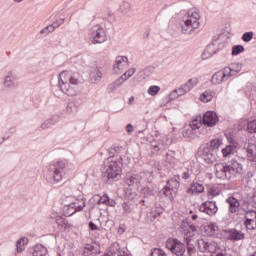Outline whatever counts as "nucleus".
Masks as SVG:
<instances>
[{
  "label": "nucleus",
  "mask_w": 256,
  "mask_h": 256,
  "mask_svg": "<svg viewBox=\"0 0 256 256\" xmlns=\"http://www.w3.org/2000/svg\"><path fill=\"white\" fill-rule=\"evenodd\" d=\"M211 99H213V96H211V91L209 90H206L201 96V101H203V103H209Z\"/></svg>",
  "instance_id": "49530a36"
},
{
  "label": "nucleus",
  "mask_w": 256,
  "mask_h": 256,
  "mask_svg": "<svg viewBox=\"0 0 256 256\" xmlns=\"http://www.w3.org/2000/svg\"><path fill=\"white\" fill-rule=\"evenodd\" d=\"M106 205H108V207H115L117 205V202H115L114 199H111L109 196H108V200H106Z\"/></svg>",
  "instance_id": "052dcab7"
},
{
  "label": "nucleus",
  "mask_w": 256,
  "mask_h": 256,
  "mask_svg": "<svg viewBox=\"0 0 256 256\" xmlns=\"http://www.w3.org/2000/svg\"><path fill=\"white\" fill-rule=\"evenodd\" d=\"M123 85V78H118L114 82L108 85L107 91L108 93H115L116 89H119Z\"/></svg>",
  "instance_id": "bb28decb"
},
{
  "label": "nucleus",
  "mask_w": 256,
  "mask_h": 256,
  "mask_svg": "<svg viewBox=\"0 0 256 256\" xmlns=\"http://www.w3.org/2000/svg\"><path fill=\"white\" fill-rule=\"evenodd\" d=\"M63 23H65V19L61 18L56 20L55 22H53L51 25V27H54V31L55 29H57L58 27H61V25H63Z\"/></svg>",
  "instance_id": "bf43d9fd"
},
{
  "label": "nucleus",
  "mask_w": 256,
  "mask_h": 256,
  "mask_svg": "<svg viewBox=\"0 0 256 256\" xmlns=\"http://www.w3.org/2000/svg\"><path fill=\"white\" fill-rule=\"evenodd\" d=\"M166 249L171 251V253L176 256H185V251H187L185 244H183L177 238H169L166 241Z\"/></svg>",
  "instance_id": "423d86ee"
},
{
  "label": "nucleus",
  "mask_w": 256,
  "mask_h": 256,
  "mask_svg": "<svg viewBox=\"0 0 256 256\" xmlns=\"http://www.w3.org/2000/svg\"><path fill=\"white\" fill-rule=\"evenodd\" d=\"M201 125H203V119H201L200 117V120H192L191 123H190V127L192 130H197V129H201Z\"/></svg>",
  "instance_id": "a19ab883"
},
{
  "label": "nucleus",
  "mask_w": 256,
  "mask_h": 256,
  "mask_svg": "<svg viewBox=\"0 0 256 256\" xmlns=\"http://www.w3.org/2000/svg\"><path fill=\"white\" fill-rule=\"evenodd\" d=\"M70 205L76 210L81 211L85 207V198L75 199Z\"/></svg>",
  "instance_id": "cd10ccee"
},
{
  "label": "nucleus",
  "mask_w": 256,
  "mask_h": 256,
  "mask_svg": "<svg viewBox=\"0 0 256 256\" xmlns=\"http://www.w3.org/2000/svg\"><path fill=\"white\" fill-rule=\"evenodd\" d=\"M126 131H127V133H133V131H134V129H133V125L132 124H128L127 126H126Z\"/></svg>",
  "instance_id": "338daca9"
},
{
  "label": "nucleus",
  "mask_w": 256,
  "mask_h": 256,
  "mask_svg": "<svg viewBox=\"0 0 256 256\" xmlns=\"http://www.w3.org/2000/svg\"><path fill=\"white\" fill-rule=\"evenodd\" d=\"M199 83L198 78H190L184 85L178 88L180 95H185V93H189L193 87H196Z\"/></svg>",
  "instance_id": "dca6fc26"
},
{
  "label": "nucleus",
  "mask_w": 256,
  "mask_h": 256,
  "mask_svg": "<svg viewBox=\"0 0 256 256\" xmlns=\"http://www.w3.org/2000/svg\"><path fill=\"white\" fill-rule=\"evenodd\" d=\"M253 31H250V32H246L242 35V40L245 42V43H249V41H251L253 39Z\"/></svg>",
  "instance_id": "603ef678"
},
{
  "label": "nucleus",
  "mask_w": 256,
  "mask_h": 256,
  "mask_svg": "<svg viewBox=\"0 0 256 256\" xmlns=\"http://www.w3.org/2000/svg\"><path fill=\"white\" fill-rule=\"evenodd\" d=\"M93 251H95V246L88 244V245H86V247L84 248L83 255H84V256H91V253H93Z\"/></svg>",
  "instance_id": "864d4df0"
},
{
  "label": "nucleus",
  "mask_w": 256,
  "mask_h": 256,
  "mask_svg": "<svg viewBox=\"0 0 256 256\" xmlns=\"http://www.w3.org/2000/svg\"><path fill=\"white\" fill-rule=\"evenodd\" d=\"M73 169H75L73 163L69 162L67 159H62L52 162L49 165L48 171L54 181L59 183L60 181H63L65 175L69 173V171H73Z\"/></svg>",
  "instance_id": "20e7f679"
},
{
  "label": "nucleus",
  "mask_w": 256,
  "mask_h": 256,
  "mask_svg": "<svg viewBox=\"0 0 256 256\" xmlns=\"http://www.w3.org/2000/svg\"><path fill=\"white\" fill-rule=\"evenodd\" d=\"M59 115H52L50 118L46 119L42 124H41V129L43 131L47 130V129H51V127H53V125H57V123L59 122Z\"/></svg>",
  "instance_id": "a211bd4d"
},
{
  "label": "nucleus",
  "mask_w": 256,
  "mask_h": 256,
  "mask_svg": "<svg viewBox=\"0 0 256 256\" xmlns=\"http://www.w3.org/2000/svg\"><path fill=\"white\" fill-rule=\"evenodd\" d=\"M226 203L229 205V213L232 215H243L245 209L241 208V202H239L237 198L230 196L226 199Z\"/></svg>",
  "instance_id": "1a4fd4ad"
},
{
  "label": "nucleus",
  "mask_w": 256,
  "mask_h": 256,
  "mask_svg": "<svg viewBox=\"0 0 256 256\" xmlns=\"http://www.w3.org/2000/svg\"><path fill=\"white\" fill-rule=\"evenodd\" d=\"M173 190L167 189V188H163L160 193L166 197V199H168L169 201H173Z\"/></svg>",
  "instance_id": "37998d69"
},
{
  "label": "nucleus",
  "mask_w": 256,
  "mask_h": 256,
  "mask_svg": "<svg viewBox=\"0 0 256 256\" xmlns=\"http://www.w3.org/2000/svg\"><path fill=\"white\" fill-rule=\"evenodd\" d=\"M153 71H155V68L148 66L140 70L137 74V77L140 81H143V79H147V77H151V75H153Z\"/></svg>",
  "instance_id": "412c9836"
},
{
  "label": "nucleus",
  "mask_w": 256,
  "mask_h": 256,
  "mask_svg": "<svg viewBox=\"0 0 256 256\" xmlns=\"http://www.w3.org/2000/svg\"><path fill=\"white\" fill-rule=\"evenodd\" d=\"M112 151H115V153H121V151H123V148L121 147V146H116V145H114V146H112Z\"/></svg>",
  "instance_id": "0e129e2a"
},
{
  "label": "nucleus",
  "mask_w": 256,
  "mask_h": 256,
  "mask_svg": "<svg viewBox=\"0 0 256 256\" xmlns=\"http://www.w3.org/2000/svg\"><path fill=\"white\" fill-rule=\"evenodd\" d=\"M47 253H49V251L47 250V248L45 246H43L42 244H37L33 248L32 255L33 256H46Z\"/></svg>",
  "instance_id": "4be33fe9"
},
{
  "label": "nucleus",
  "mask_w": 256,
  "mask_h": 256,
  "mask_svg": "<svg viewBox=\"0 0 256 256\" xmlns=\"http://www.w3.org/2000/svg\"><path fill=\"white\" fill-rule=\"evenodd\" d=\"M199 211L200 213H206V215L211 217L215 215L217 211H219V208L217 207V203L215 201H206L199 206Z\"/></svg>",
  "instance_id": "9d476101"
},
{
  "label": "nucleus",
  "mask_w": 256,
  "mask_h": 256,
  "mask_svg": "<svg viewBox=\"0 0 256 256\" xmlns=\"http://www.w3.org/2000/svg\"><path fill=\"white\" fill-rule=\"evenodd\" d=\"M129 66V59L126 56H118L115 59L114 71L115 73H119V71H123L125 67Z\"/></svg>",
  "instance_id": "f3484780"
},
{
  "label": "nucleus",
  "mask_w": 256,
  "mask_h": 256,
  "mask_svg": "<svg viewBox=\"0 0 256 256\" xmlns=\"http://www.w3.org/2000/svg\"><path fill=\"white\" fill-rule=\"evenodd\" d=\"M244 213V219L248 220L251 219V221H256V211L251 209V210H245L243 211Z\"/></svg>",
  "instance_id": "f704fd0d"
},
{
  "label": "nucleus",
  "mask_w": 256,
  "mask_h": 256,
  "mask_svg": "<svg viewBox=\"0 0 256 256\" xmlns=\"http://www.w3.org/2000/svg\"><path fill=\"white\" fill-rule=\"evenodd\" d=\"M245 51V47H243V45H234L232 47V52H231V56L232 57H236V55H241V53H243Z\"/></svg>",
  "instance_id": "473e14b6"
},
{
  "label": "nucleus",
  "mask_w": 256,
  "mask_h": 256,
  "mask_svg": "<svg viewBox=\"0 0 256 256\" xmlns=\"http://www.w3.org/2000/svg\"><path fill=\"white\" fill-rule=\"evenodd\" d=\"M101 79H103V72L101 70L96 68L90 73L91 83H99Z\"/></svg>",
  "instance_id": "a878e982"
},
{
  "label": "nucleus",
  "mask_w": 256,
  "mask_h": 256,
  "mask_svg": "<svg viewBox=\"0 0 256 256\" xmlns=\"http://www.w3.org/2000/svg\"><path fill=\"white\" fill-rule=\"evenodd\" d=\"M122 208H123L124 213H126V214H131V213H134V211H135V205H133L132 203H129V202H124L122 204Z\"/></svg>",
  "instance_id": "72a5a7b5"
},
{
  "label": "nucleus",
  "mask_w": 256,
  "mask_h": 256,
  "mask_svg": "<svg viewBox=\"0 0 256 256\" xmlns=\"http://www.w3.org/2000/svg\"><path fill=\"white\" fill-rule=\"evenodd\" d=\"M182 135H183V137H186V138L191 137V135H193V129L192 128L191 129H187L186 131H184L182 133Z\"/></svg>",
  "instance_id": "e2e57ef3"
},
{
  "label": "nucleus",
  "mask_w": 256,
  "mask_h": 256,
  "mask_svg": "<svg viewBox=\"0 0 256 256\" xmlns=\"http://www.w3.org/2000/svg\"><path fill=\"white\" fill-rule=\"evenodd\" d=\"M199 19H201V15L197 10H189L181 24L182 33L191 35L195 29H199Z\"/></svg>",
  "instance_id": "39448f33"
},
{
  "label": "nucleus",
  "mask_w": 256,
  "mask_h": 256,
  "mask_svg": "<svg viewBox=\"0 0 256 256\" xmlns=\"http://www.w3.org/2000/svg\"><path fill=\"white\" fill-rule=\"evenodd\" d=\"M55 223L58 224V227H60V229H71V227H73V225L69 224V221H67V219L61 217V216H57L55 218Z\"/></svg>",
  "instance_id": "393cba45"
},
{
  "label": "nucleus",
  "mask_w": 256,
  "mask_h": 256,
  "mask_svg": "<svg viewBox=\"0 0 256 256\" xmlns=\"http://www.w3.org/2000/svg\"><path fill=\"white\" fill-rule=\"evenodd\" d=\"M136 71L137 70L135 68H130L128 71H126L125 73H126V76L128 77V79L133 77V75H135Z\"/></svg>",
  "instance_id": "680f3d73"
},
{
  "label": "nucleus",
  "mask_w": 256,
  "mask_h": 256,
  "mask_svg": "<svg viewBox=\"0 0 256 256\" xmlns=\"http://www.w3.org/2000/svg\"><path fill=\"white\" fill-rule=\"evenodd\" d=\"M123 157L119 156L118 159H115V154L108 157L103 164L102 172L104 175V179L108 185L115 181H119L121 179V175L123 173Z\"/></svg>",
  "instance_id": "f03ea898"
},
{
  "label": "nucleus",
  "mask_w": 256,
  "mask_h": 256,
  "mask_svg": "<svg viewBox=\"0 0 256 256\" xmlns=\"http://www.w3.org/2000/svg\"><path fill=\"white\" fill-rule=\"evenodd\" d=\"M189 177H191V175L189 174V171H185L182 173V179H189Z\"/></svg>",
  "instance_id": "774afa93"
},
{
  "label": "nucleus",
  "mask_w": 256,
  "mask_h": 256,
  "mask_svg": "<svg viewBox=\"0 0 256 256\" xmlns=\"http://www.w3.org/2000/svg\"><path fill=\"white\" fill-rule=\"evenodd\" d=\"M181 231L184 233L185 241H191V239L195 237V233H197V226L191 224L189 220H183L181 224Z\"/></svg>",
  "instance_id": "6e6552de"
},
{
  "label": "nucleus",
  "mask_w": 256,
  "mask_h": 256,
  "mask_svg": "<svg viewBox=\"0 0 256 256\" xmlns=\"http://www.w3.org/2000/svg\"><path fill=\"white\" fill-rule=\"evenodd\" d=\"M244 226L246 227L247 231H255L256 229V220H245Z\"/></svg>",
  "instance_id": "e433bc0d"
},
{
  "label": "nucleus",
  "mask_w": 256,
  "mask_h": 256,
  "mask_svg": "<svg viewBox=\"0 0 256 256\" xmlns=\"http://www.w3.org/2000/svg\"><path fill=\"white\" fill-rule=\"evenodd\" d=\"M142 179L143 178L139 174L128 175L125 179V183L128 187H132V189H139Z\"/></svg>",
  "instance_id": "4468645a"
},
{
  "label": "nucleus",
  "mask_w": 256,
  "mask_h": 256,
  "mask_svg": "<svg viewBox=\"0 0 256 256\" xmlns=\"http://www.w3.org/2000/svg\"><path fill=\"white\" fill-rule=\"evenodd\" d=\"M247 129L249 133H256V120L248 122Z\"/></svg>",
  "instance_id": "6e6d98bb"
},
{
  "label": "nucleus",
  "mask_w": 256,
  "mask_h": 256,
  "mask_svg": "<svg viewBox=\"0 0 256 256\" xmlns=\"http://www.w3.org/2000/svg\"><path fill=\"white\" fill-rule=\"evenodd\" d=\"M221 140L219 139H213L210 141V149L214 151V149H217L218 147H221Z\"/></svg>",
  "instance_id": "3c124183"
},
{
  "label": "nucleus",
  "mask_w": 256,
  "mask_h": 256,
  "mask_svg": "<svg viewBox=\"0 0 256 256\" xmlns=\"http://www.w3.org/2000/svg\"><path fill=\"white\" fill-rule=\"evenodd\" d=\"M95 197H98L97 205H107V201L109 198V195L104 194L103 196L95 195Z\"/></svg>",
  "instance_id": "09e8293b"
},
{
  "label": "nucleus",
  "mask_w": 256,
  "mask_h": 256,
  "mask_svg": "<svg viewBox=\"0 0 256 256\" xmlns=\"http://www.w3.org/2000/svg\"><path fill=\"white\" fill-rule=\"evenodd\" d=\"M141 194L145 199H149V197H153L155 194L153 193V189L150 187H144L141 190Z\"/></svg>",
  "instance_id": "58836bf2"
},
{
  "label": "nucleus",
  "mask_w": 256,
  "mask_h": 256,
  "mask_svg": "<svg viewBox=\"0 0 256 256\" xmlns=\"http://www.w3.org/2000/svg\"><path fill=\"white\" fill-rule=\"evenodd\" d=\"M53 31H55V30H54V27L51 26V24H50V25L46 26L44 29H42V30L40 31V33H41L42 35H43V34L49 35V33H53Z\"/></svg>",
  "instance_id": "13d9d810"
},
{
  "label": "nucleus",
  "mask_w": 256,
  "mask_h": 256,
  "mask_svg": "<svg viewBox=\"0 0 256 256\" xmlns=\"http://www.w3.org/2000/svg\"><path fill=\"white\" fill-rule=\"evenodd\" d=\"M223 81H227V80H225L223 72H221V70L214 73L211 77L212 85H221V83H223Z\"/></svg>",
  "instance_id": "5701e85b"
},
{
  "label": "nucleus",
  "mask_w": 256,
  "mask_h": 256,
  "mask_svg": "<svg viewBox=\"0 0 256 256\" xmlns=\"http://www.w3.org/2000/svg\"><path fill=\"white\" fill-rule=\"evenodd\" d=\"M169 182H170V184H171V189H173V190H175V189H179V187H180V183H179V181H177V179H175V178H171L170 180H168Z\"/></svg>",
  "instance_id": "4d7b16f0"
},
{
  "label": "nucleus",
  "mask_w": 256,
  "mask_h": 256,
  "mask_svg": "<svg viewBox=\"0 0 256 256\" xmlns=\"http://www.w3.org/2000/svg\"><path fill=\"white\" fill-rule=\"evenodd\" d=\"M77 213V210L70 204H66L63 206V214L65 217H71L72 215H75Z\"/></svg>",
  "instance_id": "c85d7f7f"
},
{
  "label": "nucleus",
  "mask_w": 256,
  "mask_h": 256,
  "mask_svg": "<svg viewBox=\"0 0 256 256\" xmlns=\"http://www.w3.org/2000/svg\"><path fill=\"white\" fill-rule=\"evenodd\" d=\"M218 122L219 116H217V113L213 111L206 112L202 117V123L203 125H207V127H215Z\"/></svg>",
  "instance_id": "9b49d317"
},
{
  "label": "nucleus",
  "mask_w": 256,
  "mask_h": 256,
  "mask_svg": "<svg viewBox=\"0 0 256 256\" xmlns=\"http://www.w3.org/2000/svg\"><path fill=\"white\" fill-rule=\"evenodd\" d=\"M89 229H91V231H97V225L93 222H89Z\"/></svg>",
  "instance_id": "69168bd1"
},
{
  "label": "nucleus",
  "mask_w": 256,
  "mask_h": 256,
  "mask_svg": "<svg viewBox=\"0 0 256 256\" xmlns=\"http://www.w3.org/2000/svg\"><path fill=\"white\" fill-rule=\"evenodd\" d=\"M3 85L6 89H15L17 87V75L12 71L8 72L4 78Z\"/></svg>",
  "instance_id": "2eb2a0df"
},
{
  "label": "nucleus",
  "mask_w": 256,
  "mask_h": 256,
  "mask_svg": "<svg viewBox=\"0 0 256 256\" xmlns=\"http://www.w3.org/2000/svg\"><path fill=\"white\" fill-rule=\"evenodd\" d=\"M186 245H187V253L189 256H194L195 253H197V249L195 248V246L193 244H191V240H187L186 241Z\"/></svg>",
  "instance_id": "ea45409f"
},
{
  "label": "nucleus",
  "mask_w": 256,
  "mask_h": 256,
  "mask_svg": "<svg viewBox=\"0 0 256 256\" xmlns=\"http://www.w3.org/2000/svg\"><path fill=\"white\" fill-rule=\"evenodd\" d=\"M203 191H205V187L203 186V184L198 182H193L190 188L188 189L187 193L191 195H195V194L198 195L199 193H203Z\"/></svg>",
  "instance_id": "aec40b11"
},
{
  "label": "nucleus",
  "mask_w": 256,
  "mask_h": 256,
  "mask_svg": "<svg viewBox=\"0 0 256 256\" xmlns=\"http://www.w3.org/2000/svg\"><path fill=\"white\" fill-rule=\"evenodd\" d=\"M121 249V246H119V243L114 242L111 244L109 251L111 253L112 256L117 255V253H119V250Z\"/></svg>",
  "instance_id": "79ce46f5"
},
{
  "label": "nucleus",
  "mask_w": 256,
  "mask_h": 256,
  "mask_svg": "<svg viewBox=\"0 0 256 256\" xmlns=\"http://www.w3.org/2000/svg\"><path fill=\"white\" fill-rule=\"evenodd\" d=\"M229 67L234 75L241 73V69H243V66L239 62L231 63Z\"/></svg>",
  "instance_id": "c9c22d12"
},
{
  "label": "nucleus",
  "mask_w": 256,
  "mask_h": 256,
  "mask_svg": "<svg viewBox=\"0 0 256 256\" xmlns=\"http://www.w3.org/2000/svg\"><path fill=\"white\" fill-rule=\"evenodd\" d=\"M151 148L153 153H159V151H161V143L154 140L151 142Z\"/></svg>",
  "instance_id": "8fccbe9b"
},
{
  "label": "nucleus",
  "mask_w": 256,
  "mask_h": 256,
  "mask_svg": "<svg viewBox=\"0 0 256 256\" xmlns=\"http://www.w3.org/2000/svg\"><path fill=\"white\" fill-rule=\"evenodd\" d=\"M83 83V78H81V74L72 73L67 70L62 71L59 74L58 85L61 89L62 93L68 95V97H75L78 93L77 86Z\"/></svg>",
  "instance_id": "f257e3e1"
},
{
  "label": "nucleus",
  "mask_w": 256,
  "mask_h": 256,
  "mask_svg": "<svg viewBox=\"0 0 256 256\" xmlns=\"http://www.w3.org/2000/svg\"><path fill=\"white\" fill-rule=\"evenodd\" d=\"M224 235L226 239L230 241H241L245 239V234H243L241 231H238L237 229L224 230Z\"/></svg>",
  "instance_id": "ddd939ff"
},
{
  "label": "nucleus",
  "mask_w": 256,
  "mask_h": 256,
  "mask_svg": "<svg viewBox=\"0 0 256 256\" xmlns=\"http://www.w3.org/2000/svg\"><path fill=\"white\" fill-rule=\"evenodd\" d=\"M77 109H79V104L77 101H70L66 106L67 113H77Z\"/></svg>",
  "instance_id": "2f4dec72"
},
{
  "label": "nucleus",
  "mask_w": 256,
  "mask_h": 256,
  "mask_svg": "<svg viewBox=\"0 0 256 256\" xmlns=\"http://www.w3.org/2000/svg\"><path fill=\"white\" fill-rule=\"evenodd\" d=\"M246 155H247L249 161L256 160V144H253V143L248 144V146L246 148Z\"/></svg>",
  "instance_id": "b1692460"
},
{
  "label": "nucleus",
  "mask_w": 256,
  "mask_h": 256,
  "mask_svg": "<svg viewBox=\"0 0 256 256\" xmlns=\"http://www.w3.org/2000/svg\"><path fill=\"white\" fill-rule=\"evenodd\" d=\"M159 91H161V87L150 86L147 90V93H148V95H151V97H155V95H157V93H159Z\"/></svg>",
  "instance_id": "a18cd8bd"
},
{
  "label": "nucleus",
  "mask_w": 256,
  "mask_h": 256,
  "mask_svg": "<svg viewBox=\"0 0 256 256\" xmlns=\"http://www.w3.org/2000/svg\"><path fill=\"white\" fill-rule=\"evenodd\" d=\"M181 92H179V89L172 91L169 95H168V101H175V99H177L178 97H181Z\"/></svg>",
  "instance_id": "de8ad7c7"
},
{
  "label": "nucleus",
  "mask_w": 256,
  "mask_h": 256,
  "mask_svg": "<svg viewBox=\"0 0 256 256\" xmlns=\"http://www.w3.org/2000/svg\"><path fill=\"white\" fill-rule=\"evenodd\" d=\"M151 256H167V254L161 248H154L151 252Z\"/></svg>",
  "instance_id": "5fc2aeb1"
},
{
  "label": "nucleus",
  "mask_w": 256,
  "mask_h": 256,
  "mask_svg": "<svg viewBox=\"0 0 256 256\" xmlns=\"http://www.w3.org/2000/svg\"><path fill=\"white\" fill-rule=\"evenodd\" d=\"M216 53H219V49H217V45L215 44L208 45L204 51V55H208V57H212V55H216Z\"/></svg>",
  "instance_id": "c756f323"
},
{
  "label": "nucleus",
  "mask_w": 256,
  "mask_h": 256,
  "mask_svg": "<svg viewBox=\"0 0 256 256\" xmlns=\"http://www.w3.org/2000/svg\"><path fill=\"white\" fill-rule=\"evenodd\" d=\"M220 72H222V75H224V79L227 81L229 78L235 76V74H233V71L231 70V67H225L223 70H220Z\"/></svg>",
  "instance_id": "4c0bfd02"
},
{
  "label": "nucleus",
  "mask_w": 256,
  "mask_h": 256,
  "mask_svg": "<svg viewBox=\"0 0 256 256\" xmlns=\"http://www.w3.org/2000/svg\"><path fill=\"white\" fill-rule=\"evenodd\" d=\"M214 169L217 179H222V181L237 177V175H241V173H243V165L237 160H232L230 165L217 163L215 164Z\"/></svg>",
  "instance_id": "7ed1b4c3"
},
{
  "label": "nucleus",
  "mask_w": 256,
  "mask_h": 256,
  "mask_svg": "<svg viewBox=\"0 0 256 256\" xmlns=\"http://www.w3.org/2000/svg\"><path fill=\"white\" fill-rule=\"evenodd\" d=\"M234 150H235V146L233 145L226 146L225 148L222 149L223 157H229V155H231V153H233Z\"/></svg>",
  "instance_id": "c03bdc74"
},
{
  "label": "nucleus",
  "mask_w": 256,
  "mask_h": 256,
  "mask_svg": "<svg viewBox=\"0 0 256 256\" xmlns=\"http://www.w3.org/2000/svg\"><path fill=\"white\" fill-rule=\"evenodd\" d=\"M202 159L207 163L208 165H211V163H215L217 156L215 155V150L204 147L201 153Z\"/></svg>",
  "instance_id": "f8f14e48"
},
{
  "label": "nucleus",
  "mask_w": 256,
  "mask_h": 256,
  "mask_svg": "<svg viewBox=\"0 0 256 256\" xmlns=\"http://www.w3.org/2000/svg\"><path fill=\"white\" fill-rule=\"evenodd\" d=\"M89 35L92 38V43L95 44H101L105 43L107 41V32H105V29L100 24L94 25L89 30Z\"/></svg>",
  "instance_id": "0eeeda50"
},
{
  "label": "nucleus",
  "mask_w": 256,
  "mask_h": 256,
  "mask_svg": "<svg viewBox=\"0 0 256 256\" xmlns=\"http://www.w3.org/2000/svg\"><path fill=\"white\" fill-rule=\"evenodd\" d=\"M25 245H27V238H20L16 242V251H17V253H23V251H25Z\"/></svg>",
  "instance_id": "7c9ffc66"
},
{
  "label": "nucleus",
  "mask_w": 256,
  "mask_h": 256,
  "mask_svg": "<svg viewBox=\"0 0 256 256\" xmlns=\"http://www.w3.org/2000/svg\"><path fill=\"white\" fill-rule=\"evenodd\" d=\"M204 231L209 237H215L219 233V226L216 223L209 222L204 225Z\"/></svg>",
  "instance_id": "6ab92c4d"
}]
</instances>
